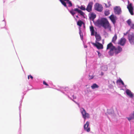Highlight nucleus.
Listing matches in <instances>:
<instances>
[{
	"label": "nucleus",
	"mask_w": 134,
	"mask_h": 134,
	"mask_svg": "<svg viewBox=\"0 0 134 134\" xmlns=\"http://www.w3.org/2000/svg\"><path fill=\"white\" fill-rule=\"evenodd\" d=\"M67 2H68V3L69 4V7H71L72 6V4L71 2L70 1H69V0H68V1H67Z\"/></svg>",
	"instance_id": "a878e982"
},
{
	"label": "nucleus",
	"mask_w": 134,
	"mask_h": 134,
	"mask_svg": "<svg viewBox=\"0 0 134 134\" xmlns=\"http://www.w3.org/2000/svg\"><path fill=\"white\" fill-rule=\"evenodd\" d=\"M95 36L96 38V43L98 42L101 40V38L100 35L97 34V32H96V34H95Z\"/></svg>",
	"instance_id": "dca6fc26"
},
{
	"label": "nucleus",
	"mask_w": 134,
	"mask_h": 134,
	"mask_svg": "<svg viewBox=\"0 0 134 134\" xmlns=\"http://www.w3.org/2000/svg\"><path fill=\"white\" fill-rule=\"evenodd\" d=\"M118 82L121 83L122 85H124V83L121 79H119L117 81L116 83H118Z\"/></svg>",
	"instance_id": "393cba45"
},
{
	"label": "nucleus",
	"mask_w": 134,
	"mask_h": 134,
	"mask_svg": "<svg viewBox=\"0 0 134 134\" xmlns=\"http://www.w3.org/2000/svg\"><path fill=\"white\" fill-rule=\"evenodd\" d=\"M99 87V86L96 84L95 83H93L91 86V87L93 89H94L96 88H98Z\"/></svg>",
	"instance_id": "412c9836"
},
{
	"label": "nucleus",
	"mask_w": 134,
	"mask_h": 134,
	"mask_svg": "<svg viewBox=\"0 0 134 134\" xmlns=\"http://www.w3.org/2000/svg\"><path fill=\"white\" fill-rule=\"evenodd\" d=\"M89 124V122L88 121H87L86 124L84 125V130L88 132H89L90 131V128L88 127Z\"/></svg>",
	"instance_id": "9b49d317"
},
{
	"label": "nucleus",
	"mask_w": 134,
	"mask_h": 134,
	"mask_svg": "<svg viewBox=\"0 0 134 134\" xmlns=\"http://www.w3.org/2000/svg\"><path fill=\"white\" fill-rule=\"evenodd\" d=\"M93 4V3L92 2H91L89 3L86 8V10L87 12H90L92 11Z\"/></svg>",
	"instance_id": "0eeeda50"
},
{
	"label": "nucleus",
	"mask_w": 134,
	"mask_h": 134,
	"mask_svg": "<svg viewBox=\"0 0 134 134\" xmlns=\"http://www.w3.org/2000/svg\"><path fill=\"white\" fill-rule=\"evenodd\" d=\"M127 118L129 121H130L132 119H134V111L133 112V113L131 114L130 115V117Z\"/></svg>",
	"instance_id": "aec40b11"
},
{
	"label": "nucleus",
	"mask_w": 134,
	"mask_h": 134,
	"mask_svg": "<svg viewBox=\"0 0 134 134\" xmlns=\"http://www.w3.org/2000/svg\"><path fill=\"white\" fill-rule=\"evenodd\" d=\"M125 92L127 94L130 98H133V95L130 90L127 89Z\"/></svg>",
	"instance_id": "2eb2a0df"
},
{
	"label": "nucleus",
	"mask_w": 134,
	"mask_h": 134,
	"mask_svg": "<svg viewBox=\"0 0 134 134\" xmlns=\"http://www.w3.org/2000/svg\"><path fill=\"white\" fill-rule=\"evenodd\" d=\"M107 68L105 66H103L102 67V69L104 71H106L107 70Z\"/></svg>",
	"instance_id": "c85d7f7f"
},
{
	"label": "nucleus",
	"mask_w": 134,
	"mask_h": 134,
	"mask_svg": "<svg viewBox=\"0 0 134 134\" xmlns=\"http://www.w3.org/2000/svg\"><path fill=\"white\" fill-rule=\"evenodd\" d=\"M126 22L131 29H134V21L132 22L131 19H129Z\"/></svg>",
	"instance_id": "9d476101"
},
{
	"label": "nucleus",
	"mask_w": 134,
	"mask_h": 134,
	"mask_svg": "<svg viewBox=\"0 0 134 134\" xmlns=\"http://www.w3.org/2000/svg\"><path fill=\"white\" fill-rule=\"evenodd\" d=\"M114 11L115 13L118 15L120 14L121 12V8L119 7L116 6L114 8Z\"/></svg>",
	"instance_id": "f8f14e48"
},
{
	"label": "nucleus",
	"mask_w": 134,
	"mask_h": 134,
	"mask_svg": "<svg viewBox=\"0 0 134 134\" xmlns=\"http://www.w3.org/2000/svg\"><path fill=\"white\" fill-rule=\"evenodd\" d=\"M30 77V78L32 79V80L33 78V77L31 75H28V79H29V77Z\"/></svg>",
	"instance_id": "7c9ffc66"
},
{
	"label": "nucleus",
	"mask_w": 134,
	"mask_h": 134,
	"mask_svg": "<svg viewBox=\"0 0 134 134\" xmlns=\"http://www.w3.org/2000/svg\"><path fill=\"white\" fill-rule=\"evenodd\" d=\"M117 38V35L115 34L114 36L112 38L111 42L114 43H115V41Z\"/></svg>",
	"instance_id": "6ab92c4d"
},
{
	"label": "nucleus",
	"mask_w": 134,
	"mask_h": 134,
	"mask_svg": "<svg viewBox=\"0 0 134 134\" xmlns=\"http://www.w3.org/2000/svg\"><path fill=\"white\" fill-rule=\"evenodd\" d=\"M83 24V21L81 20H79L77 23V24L80 27Z\"/></svg>",
	"instance_id": "4be33fe9"
},
{
	"label": "nucleus",
	"mask_w": 134,
	"mask_h": 134,
	"mask_svg": "<svg viewBox=\"0 0 134 134\" xmlns=\"http://www.w3.org/2000/svg\"><path fill=\"white\" fill-rule=\"evenodd\" d=\"M103 75H104V73L102 72H101V75L102 76Z\"/></svg>",
	"instance_id": "72a5a7b5"
},
{
	"label": "nucleus",
	"mask_w": 134,
	"mask_h": 134,
	"mask_svg": "<svg viewBox=\"0 0 134 134\" xmlns=\"http://www.w3.org/2000/svg\"><path fill=\"white\" fill-rule=\"evenodd\" d=\"M109 18L112 23L114 24H115L117 19L116 17L114 15H111L109 17Z\"/></svg>",
	"instance_id": "4468645a"
},
{
	"label": "nucleus",
	"mask_w": 134,
	"mask_h": 134,
	"mask_svg": "<svg viewBox=\"0 0 134 134\" xmlns=\"http://www.w3.org/2000/svg\"><path fill=\"white\" fill-rule=\"evenodd\" d=\"M104 14L105 16L108 15L110 14L109 11H105L104 12Z\"/></svg>",
	"instance_id": "cd10ccee"
},
{
	"label": "nucleus",
	"mask_w": 134,
	"mask_h": 134,
	"mask_svg": "<svg viewBox=\"0 0 134 134\" xmlns=\"http://www.w3.org/2000/svg\"><path fill=\"white\" fill-rule=\"evenodd\" d=\"M79 8L82 10H86V9L85 8V7L82 5Z\"/></svg>",
	"instance_id": "bb28decb"
},
{
	"label": "nucleus",
	"mask_w": 134,
	"mask_h": 134,
	"mask_svg": "<svg viewBox=\"0 0 134 134\" xmlns=\"http://www.w3.org/2000/svg\"><path fill=\"white\" fill-rule=\"evenodd\" d=\"M94 77V76L93 75H89V79L91 80L93 79Z\"/></svg>",
	"instance_id": "c756f323"
},
{
	"label": "nucleus",
	"mask_w": 134,
	"mask_h": 134,
	"mask_svg": "<svg viewBox=\"0 0 134 134\" xmlns=\"http://www.w3.org/2000/svg\"><path fill=\"white\" fill-rule=\"evenodd\" d=\"M81 113L83 117L85 119V121L86 119H88L90 118V115L86 113V111L83 108H81Z\"/></svg>",
	"instance_id": "20e7f679"
},
{
	"label": "nucleus",
	"mask_w": 134,
	"mask_h": 134,
	"mask_svg": "<svg viewBox=\"0 0 134 134\" xmlns=\"http://www.w3.org/2000/svg\"><path fill=\"white\" fill-rule=\"evenodd\" d=\"M0 26L1 28H4L5 26V23L4 21H3L1 24Z\"/></svg>",
	"instance_id": "b1692460"
},
{
	"label": "nucleus",
	"mask_w": 134,
	"mask_h": 134,
	"mask_svg": "<svg viewBox=\"0 0 134 134\" xmlns=\"http://www.w3.org/2000/svg\"><path fill=\"white\" fill-rule=\"evenodd\" d=\"M107 50L109 49L108 53L110 56H113L114 54L117 55L121 52L122 50V48L120 46L116 47L114 46L111 42L107 45Z\"/></svg>",
	"instance_id": "f257e3e1"
},
{
	"label": "nucleus",
	"mask_w": 134,
	"mask_h": 134,
	"mask_svg": "<svg viewBox=\"0 0 134 134\" xmlns=\"http://www.w3.org/2000/svg\"><path fill=\"white\" fill-rule=\"evenodd\" d=\"M128 33V32H127L126 33H124V35H126Z\"/></svg>",
	"instance_id": "473e14b6"
},
{
	"label": "nucleus",
	"mask_w": 134,
	"mask_h": 134,
	"mask_svg": "<svg viewBox=\"0 0 134 134\" xmlns=\"http://www.w3.org/2000/svg\"><path fill=\"white\" fill-rule=\"evenodd\" d=\"M74 11L77 12L81 15L83 17L85 16V14L81 10H79L78 8H75L74 10L72 9L70 11V13L74 18H75L74 15L75 14V13Z\"/></svg>",
	"instance_id": "7ed1b4c3"
},
{
	"label": "nucleus",
	"mask_w": 134,
	"mask_h": 134,
	"mask_svg": "<svg viewBox=\"0 0 134 134\" xmlns=\"http://www.w3.org/2000/svg\"><path fill=\"white\" fill-rule=\"evenodd\" d=\"M128 40L130 43L131 44H134V34L133 33H131L128 35Z\"/></svg>",
	"instance_id": "39448f33"
},
{
	"label": "nucleus",
	"mask_w": 134,
	"mask_h": 134,
	"mask_svg": "<svg viewBox=\"0 0 134 134\" xmlns=\"http://www.w3.org/2000/svg\"><path fill=\"white\" fill-rule=\"evenodd\" d=\"M90 29L91 32V36H93L94 34V30L93 27V26L90 27Z\"/></svg>",
	"instance_id": "a211bd4d"
},
{
	"label": "nucleus",
	"mask_w": 134,
	"mask_h": 134,
	"mask_svg": "<svg viewBox=\"0 0 134 134\" xmlns=\"http://www.w3.org/2000/svg\"><path fill=\"white\" fill-rule=\"evenodd\" d=\"M98 55H99V52H98Z\"/></svg>",
	"instance_id": "c9c22d12"
},
{
	"label": "nucleus",
	"mask_w": 134,
	"mask_h": 134,
	"mask_svg": "<svg viewBox=\"0 0 134 134\" xmlns=\"http://www.w3.org/2000/svg\"><path fill=\"white\" fill-rule=\"evenodd\" d=\"M96 15L93 13H92L90 14V18L92 20H94L96 18Z\"/></svg>",
	"instance_id": "f3484780"
},
{
	"label": "nucleus",
	"mask_w": 134,
	"mask_h": 134,
	"mask_svg": "<svg viewBox=\"0 0 134 134\" xmlns=\"http://www.w3.org/2000/svg\"><path fill=\"white\" fill-rule=\"evenodd\" d=\"M126 40V39L124 37H122L119 41L118 44L123 46L125 43Z\"/></svg>",
	"instance_id": "ddd939ff"
},
{
	"label": "nucleus",
	"mask_w": 134,
	"mask_h": 134,
	"mask_svg": "<svg viewBox=\"0 0 134 134\" xmlns=\"http://www.w3.org/2000/svg\"><path fill=\"white\" fill-rule=\"evenodd\" d=\"M92 44L94 46L96 47L98 49H101L103 48V46L101 43L99 42H97L95 43H92Z\"/></svg>",
	"instance_id": "423d86ee"
},
{
	"label": "nucleus",
	"mask_w": 134,
	"mask_h": 134,
	"mask_svg": "<svg viewBox=\"0 0 134 134\" xmlns=\"http://www.w3.org/2000/svg\"><path fill=\"white\" fill-rule=\"evenodd\" d=\"M43 84L47 86H49L48 85V84H47L45 81H43Z\"/></svg>",
	"instance_id": "2f4dec72"
},
{
	"label": "nucleus",
	"mask_w": 134,
	"mask_h": 134,
	"mask_svg": "<svg viewBox=\"0 0 134 134\" xmlns=\"http://www.w3.org/2000/svg\"><path fill=\"white\" fill-rule=\"evenodd\" d=\"M61 2L62 4L63 5L64 7L67 8L68 7L66 5V3L63 0H59Z\"/></svg>",
	"instance_id": "5701e85b"
},
{
	"label": "nucleus",
	"mask_w": 134,
	"mask_h": 134,
	"mask_svg": "<svg viewBox=\"0 0 134 134\" xmlns=\"http://www.w3.org/2000/svg\"><path fill=\"white\" fill-rule=\"evenodd\" d=\"M96 26H101L105 29H108L109 30L111 31V27L107 19L105 18H102L100 20H97L95 23Z\"/></svg>",
	"instance_id": "f03ea898"
},
{
	"label": "nucleus",
	"mask_w": 134,
	"mask_h": 134,
	"mask_svg": "<svg viewBox=\"0 0 134 134\" xmlns=\"http://www.w3.org/2000/svg\"><path fill=\"white\" fill-rule=\"evenodd\" d=\"M76 17L77 18H79V17H78V15H76Z\"/></svg>",
	"instance_id": "f704fd0d"
},
{
	"label": "nucleus",
	"mask_w": 134,
	"mask_h": 134,
	"mask_svg": "<svg viewBox=\"0 0 134 134\" xmlns=\"http://www.w3.org/2000/svg\"><path fill=\"white\" fill-rule=\"evenodd\" d=\"M127 8L129 10V11L132 15H133L134 14L133 13V8L132 6V5L131 3H130L127 6Z\"/></svg>",
	"instance_id": "6e6552de"
},
{
	"label": "nucleus",
	"mask_w": 134,
	"mask_h": 134,
	"mask_svg": "<svg viewBox=\"0 0 134 134\" xmlns=\"http://www.w3.org/2000/svg\"><path fill=\"white\" fill-rule=\"evenodd\" d=\"M95 9L97 11L100 12L103 10V7L101 5L97 3L95 5Z\"/></svg>",
	"instance_id": "1a4fd4ad"
}]
</instances>
